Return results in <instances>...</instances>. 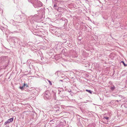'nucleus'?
Returning <instances> with one entry per match:
<instances>
[{
    "label": "nucleus",
    "instance_id": "f257e3e1",
    "mask_svg": "<svg viewBox=\"0 0 127 127\" xmlns=\"http://www.w3.org/2000/svg\"><path fill=\"white\" fill-rule=\"evenodd\" d=\"M29 2H31L32 4L35 8L40 7L42 5V2L38 0H28Z\"/></svg>",
    "mask_w": 127,
    "mask_h": 127
},
{
    "label": "nucleus",
    "instance_id": "f03ea898",
    "mask_svg": "<svg viewBox=\"0 0 127 127\" xmlns=\"http://www.w3.org/2000/svg\"><path fill=\"white\" fill-rule=\"evenodd\" d=\"M15 19L17 20L18 23H21L24 21V19H26V16L24 14L22 15H16L15 17Z\"/></svg>",
    "mask_w": 127,
    "mask_h": 127
},
{
    "label": "nucleus",
    "instance_id": "7ed1b4c3",
    "mask_svg": "<svg viewBox=\"0 0 127 127\" xmlns=\"http://www.w3.org/2000/svg\"><path fill=\"white\" fill-rule=\"evenodd\" d=\"M44 97V99H45L51 98V94L49 91L47 90L45 92Z\"/></svg>",
    "mask_w": 127,
    "mask_h": 127
},
{
    "label": "nucleus",
    "instance_id": "20e7f679",
    "mask_svg": "<svg viewBox=\"0 0 127 127\" xmlns=\"http://www.w3.org/2000/svg\"><path fill=\"white\" fill-rule=\"evenodd\" d=\"M109 119L108 117H105L103 116V118L102 119V120L103 122V123L105 124H108V121Z\"/></svg>",
    "mask_w": 127,
    "mask_h": 127
},
{
    "label": "nucleus",
    "instance_id": "39448f33",
    "mask_svg": "<svg viewBox=\"0 0 127 127\" xmlns=\"http://www.w3.org/2000/svg\"><path fill=\"white\" fill-rule=\"evenodd\" d=\"M13 119L14 118H12L8 119L5 122L4 125H6L7 124H9L10 122H12L13 121Z\"/></svg>",
    "mask_w": 127,
    "mask_h": 127
},
{
    "label": "nucleus",
    "instance_id": "423d86ee",
    "mask_svg": "<svg viewBox=\"0 0 127 127\" xmlns=\"http://www.w3.org/2000/svg\"><path fill=\"white\" fill-rule=\"evenodd\" d=\"M53 97L54 99L55 100H60V99H61V98H63V96H60L59 97H60V98H59V99H57L56 97V94L55 93L53 95Z\"/></svg>",
    "mask_w": 127,
    "mask_h": 127
},
{
    "label": "nucleus",
    "instance_id": "0eeeda50",
    "mask_svg": "<svg viewBox=\"0 0 127 127\" xmlns=\"http://www.w3.org/2000/svg\"><path fill=\"white\" fill-rule=\"evenodd\" d=\"M56 10L57 11L60 12H62L64 11L63 8L60 7H58Z\"/></svg>",
    "mask_w": 127,
    "mask_h": 127
},
{
    "label": "nucleus",
    "instance_id": "6e6552de",
    "mask_svg": "<svg viewBox=\"0 0 127 127\" xmlns=\"http://www.w3.org/2000/svg\"><path fill=\"white\" fill-rule=\"evenodd\" d=\"M66 49H63L62 50V51L61 52V54H63L64 55H66V54L65 53L66 52Z\"/></svg>",
    "mask_w": 127,
    "mask_h": 127
},
{
    "label": "nucleus",
    "instance_id": "1a4fd4ad",
    "mask_svg": "<svg viewBox=\"0 0 127 127\" xmlns=\"http://www.w3.org/2000/svg\"><path fill=\"white\" fill-rule=\"evenodd\" d=\"M26 85V84H25V83H24L23 86H20L19 87V88L22 90H24Z\"/></svg>",
    "mask_w": 127,
    "mask_h": 127
},
{
    "label": "nucleus",
    "instance_id": "9d476101",
    "mask_svg": "<svg viewBox=\"0 0 127 127\" xmlns=\"http://www.w3.org/2000/svg\"><path fill=\"white\" fill-rule=\"evenodd\" d=\"M55 109H55L54 110L56 112L57 111H59V109H60V108L59 107H57V106H55Z\"/></svg>",
    "mask_w": 127,
    "mask_h": 127
},
{
    "label": "nucleus",
    "instance_id": "9b49d317",
    "mask_svg": "<svg viewBox=\"0 0 127 127\" xmlns=\"http://www.w3.org/2000/svg\"><path fill=\"white\" fill-rule=\"evenodd\" d=\"M115 89V87L114 86H113L112 87H111L110 88L111 90L112 91H113Z\"/></svg>",
    "mask_w": 127,
    "mask_h": 127
},
{
    "label": "nucleus",
    "instance_id": "f8f14e48",
    "mask_svg": "<svg viewBox=\"0 0 127 127\" xmlns=\"http://www.w3.org/2000/svg\"><path fill=\"white\" fill-rule=\"evenodd\" d=\"M54 120L53 119L52 120H50V124H53L54 123Z\"/></svg>",
    "mask_w": 127,
    "mask_h": 127
},
{
    "label": "nucleus",
    "instance_id": "ddd939ff",
    "mask_svg": "<svg viewBox=\"0 0 127 127\" xmlns=\"http://www.w3.org/2000/svg\"><path fill=\"white\" fill-rule=\"evenodd\" d=\"M86 91L88 92L89 93H90L91 94H92V91L91 90H88V89H86Z\"/></svg>",
    "mask_w": 127,
    "mask_h": 127
},
{
    "label": "nucleus",
    "instance_id": "4468645a",
    "mask_svg": "<svg viewBox=\"0 0 127 127\" xmlns=\"http://www.w3.org/2000/svg\"><path fill=\"white\" fill-rule=\"evenodd\" d=\"M54 8L56 9L58 8V7H57V5L56 4H54Z\"/></svg>",
    "mask_w": 127,
    "mask_h": 127
},
{
    "label": "nucleus",
    "instance_id": "2eb2a0df",
    "mask_svg": "<svg viewBox=\"0 0 127 127\" xmlns=\"http://www.w3.org/2000/svg\"><path fill=\"white\" fill-rule=\"evenodd\" d=\"M20 0H14V2L15 3H17Z\"/></svg>",
    "mask_w": 127,
    "mask_h": 127
},
{
    "label": "nucleus",
    "instance_id": "dca6fc26",
    "mask_svg": "<svg viewBox=\"0 0 127 127\" xmlns=\"http://www.w3.org/2000/svg\"><path fill=\"white\" fill-rule=\"evenodd\" d=\"M121 63H122L125 66H126L127 65V64H126L125 63H124V62L123 61H122L121 62Z\"/></svg>",
    "mask_w": 127,
    "mask_h": 127
},
{
    "label": "nucleus",
    "instance_id": "f3484780",
    "mask_svg": "<svg viewBox=\"0 0 127 127\" xmlns=\"http://www.w3.org/2000/svg\"><path fill=\"white\" fill-rule=\"evenodd\" d=\"M66 91L69 92H71V91L70 89H67V90H66Z\"/></svg>",
    "mask_w": 127,
    "mask_h": 127
},
{
    "label": "nucleus",
    "instance_id": "a211bd4d",
    "mask_svg": "<svg viewBox=\"0 0 127 127\" xmlns=\"http://www.w3.org/2000/svg\"><path fill=\"white\" fill-rule=\"evenodd\" d=\"M48 81L50 84L51 85H52V83L49 80H48Z\"/></svg>",
    "mask_w": 127,
    "mask_h": 127
},
{
    "label": "nucleus",
    "instance_id": "6ab92c4d",
    "mask_svg": "<svg viewBox=\"0 0 127 127\" xmlns=\"http://www.w3.org/2000/svg\"><path fill=\"white\" fill-rule=\"evenodd\" d=\"M11 22H12L13 23L12 24L13 25H14V23L13 24V22H14V20H11Z\"/></svg>",
    "mask_w": 127,
    "mask_h": 127
},
{
    "label": "nucleus",
    "instance_id": "aec40b11",
    "mask_svg": "<svg viewBox=\"0 0 127 127\" xmlns=\"http://www.w3.org/2000/svg\"><path fill=\"white\" fill-rule=\"evenodd\" d=\"M60 46H58V45L57 46V47H56V49H57V48H59L60 49L61 48H60Z\"/></svg>",
    "mask_w": 127,
    "mask_h": 127
},
{
    "label": "nucleus",
    "instance_id": "412c9836",
    "mask_svg": "<svg viewBox=\"0 0 127 127\" xmlns=\"http://www.w3.org/2000/svg\"><path fill=\"white\" fill-rule=\"evenodd\" d=\"M25 84H26L25 85V86H26V87H28V85L27 84L25 83Z\"/></svg>",
    "mask_w": 127,
    "mask_h": 127
},
{
    "label": "nucleus",
    "instance_id": "4be33fe9",
    "mask_svg": "<svg viewBox=\"0 0 127 127\" xmlns=\"http://www.w3.org/2000/svg\"><path fill=\"white\" fill-rule=\"evenodd\" d=\"M21 32V30H20L19 31L17 32Z\"/></svg>",
    "mask_w": 127,
    "mask_h": 127
},
{
    "label": "nucleus",
    "instance_id": "5701e85b",
    "mask_svg": "<svg viewBox=\"0 0 127 127\" xmlns=\"http://www.w3.org/2000/svg\"><path fill=\"white\" fill-rule=\"evenodd\" d=\"M66 90H67V89L66 88H65V91H66Z\"/></svg>",
    "mask_w": 127,
    "mask_h": 127
},
{
    "label": "nucleus",
    "instance_id": "b1692460",
    "mask_svg": "<svg viewBox=\"0 0 127 127\" xmlns=\"http://www.w3.org/2000/svg\"><path fill=\"white\" fill-rule=\"evenodd\" d=\"M116 101H117V102H119V100H116Z\"/></svg>",
    "mask_w": 127,
    "mask_h": 127
},
{
    "label": "nucleus",
    "instance_id": "393cba45",
    "mask_svg": "<svg viewBox=\"0 0 127 127\" xmlns=\"http://www.w3.org/2000/svg\"><path fill=\"white\" fill-rule=\"evenodd\" d=\"M61 92V91H60L59 92V94H60V92Z\"/></svg>",
    "mask_w": 127,
    "mask_h": 127
},
{
    "label": "nucleus",
    "instance_id": "a878e982",
    "mask_svg": "<svg viewBox=\"0 0 127 127\" xmlns=\"http://www.w3.org/2000/svg\"><path fill=\"white\" fill-rule=\"evenodd\" d=\"M121 96V95H119V96H120V97Z\"/></svg>",
    "mask_w": 127,
    "mask_h": 127
},
{
    "label": "nucleus",
    "instance_id": "bb28decb",
    "mask_svg": "<svg viewBox=\"0 0 127 127\" xmlns=\"http://www.w3.org/2000/svg\"><path fill=\"white\" fill-rule=\"evenodd\" d=\"M112 95V96H115V95Z\"/></svg>",
    "mask_w": 127,
    "mask_h": 127
},
{
    "label": "nucleus",
    "instance_id": "cd10ccee",
    "mask_svg": "<svg viewBox=\"0 0 127 127\" xmlns=\"http://www.w3.org/2000/svg\"><path fill=\"white\" fill-rule=\"evenodd\" d=\"M59 49L58 48H57V50H59Z\"/></svg>",
    "mask_w": 127,
    "mask_h": 127
}]
</instances>
